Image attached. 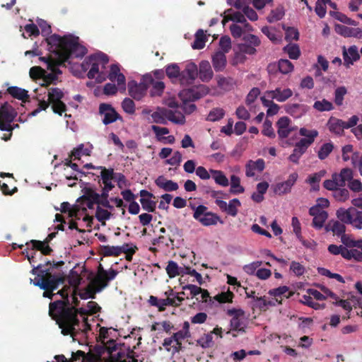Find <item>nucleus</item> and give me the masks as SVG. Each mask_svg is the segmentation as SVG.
<instances>
[{
    "instance_id": "1",
    "label": "nucleus",
    "mask_w": 362,
    "mask_h": 362,
    "mask_svg": "<svg viewBox=\"0 0 362 362\" xmlns=\"http://www.w3.org/2000/svg\"><path fill=\"white\" fill-rule=\"evenodd\" d=\"M62 300L51 302L49 305V315L56 321L63 335H70L74 340L77 337L86 338L90 330V325L86 317L90 315L88 309L71 306L66 289L59 291Z\"/></svg>"
},
{
    "instance_id": "2",
    "label": "nucleus",
    "mask_w": 362,
    "mask_h": 362,
    "mask_svg": "<svg viewBox=\"0 0 362 362\" xmlns=\"http://www.w3.org/2000/svg\"><path fill=\"white\" fill-rule=\"evenodd\" d=\"M79 38L72 35L61 37L53 34L45 38L49 52L53 53L57 59L52 57H40V60L47 64V69H52L54 65H62L69 58H82L87 52L86 48L80 45Z\"/></svg>"
},
{
    "instance_id": "3",
    "label": "nucleus",
    "mask_w": 362,
    "mask_h": 362,
    "mask_svg": "<svg viewBox=\"0 0 362 362\" xmlns=\"http://www.w3.org/2000/svg\"><path fill=\"white\" fill-rule=\"evenodd\" d=\"M108 62V57L105 54L98 53L89 56L86 62H83L82 66L85 69L87 65H90V70L87 74L88 78L90 79L96 78V81L100 83L104 80V77L101 76L102 72H100V66L105 69Z\"/></svg>"
},
{
    "instance_id": "4",
    "label": "nucleus",
    "mask_w": 362,
    "mask_h": 362,
    "mask_svg": "<svg viewBox=\"0 0 362 362\" xmlns=\"http://www.w3.org/2000/svg\"><path fill=\"white\" fill-rule=\"evenodd\" d=\"M30 282H33L35 286L44 290L43 297L52 299L55 295L53 291L57 290L59 285L64 284V278L61 274L58 273L49 275L45 279H35L34 280L30 279Z\"/></svg>"
},
{
    "instance_id": "5",
    "label": "nucleus",
    "mask_w": 362,
    "mask_h": 362,
    "mask_svg": "<svg viewBox=\"0 0 362 362\" xmlns=\"http://www.w3.org/2000/svg\"><path fill=\"white\" fill-rule=\"evenodd\" d=\"M17 116L16 110L8 103H4L0 107V130L9 132L8 136H4L5 141L10 139L13 129L11 123Z\"/></svg>"
},
{
    "instance_id": "6",
    "label": "nucleus",
    "mask_w": 362,
    "mask_h": 362,
    "mask_svg": "<svg viewBox=\"0 0 362 362\" xmlns=\"http://www.w3.org/2000/svg\"><path fill=\"white\" fill-rule=\"evenodd\" d=\"M193 218L204 226L216 225L218 222L223 223L219 216L208 211V208L204 205L193 207Z\"/></svg>"
},
{
    "instance_id": "7",
    "label": "nucleus",
    "mask_w": 362,
    "mask_h": 362,
    "mask_svg": "<svg viewBox=\"0 0 362 362\" xmlns=\"http://www.w3.org/2000/svg\"><path fill=\"white\" fill-rule=\"evenodd\" d=\"M47 95L53 112L60 116L62 115V113L66 111V105L62 100L64 96V92L59 88H50Z\"/></svg>"
},
{
    "instance_id": "8",
    "label": "nucleus",
    "mask_w": 362,
    "mask_h": 362,
    "mask_svg": "<svg viewBox=\"0 0 362 362\" xmlns=\"http://www.w3.org/2000/svg\"><path fill=\"white\" fill-rule=\"evenodd\" d=\"M64 264V262L63 261H54L52 262L47 261L45 264H40L36 267H33L30 272L34 275H37V279H45L49 275H54V274L52 273V268H58Z\"/></svg>"
},
{
    "instance_id": "9",
    "label": "nucleus",
    "mask_w": 362,
    "mask_h": 362,
    "mask_svg": "<svg viewBox=\"0 0 362 362\" xmlns=\"http://www.w3.org/2000/svg\"><path fill=\"white\" fill-rule=\"evenodd\" d=\"M99 112L101 115H103V122L105 125L122 119L120 115L110 104L101 103L99 107Z\"/></svg>"
},
{
    "instance_id": "10",
    "label": "nucleus",
    "mask_w": 362,
    "mask_h": 362,
    "mask_svg": "<svg viewBox=\"0 0 362 362\" xmlns=\"http://www.w3.org/2000/svg\"><path fill=\"white\" fill-rule=\"evenodd\" d=\"M197 76V66L194 62H189L185 65V69L181 71L180 83L182 85L191 84Z\"/></svg>"
},
{
    "instance_id": "11",
    "label": "nucleus",
    "mask_w": 362,
    "mask_h": 362,
    "mask_svg": "<svg viewBox=\"0 0 362 362\" xmlns=\"http://www.w3.org/2000/svg\"><path fill=\"white\" fill-rule=\"evenodd\" d=\"M147 86L144 83H138L135 81L128 83V91L129 95L136 100H140L146 95Z\"/></svg>"
},
{
    "instance_id": "12",
    "label": "nucleus",
    "mask_w": 362,
    "mask_h": 362,
    "mask_svg": "<svg viewBox=\"0 0 362 362\" xmlns=\"http://www.w3.org/2000/svg\"><path fill=\"white\" fill-rule=\"evenodd\" d=\"M148 303L151 306L156 307L160 312H163L165 310L167 306H173V307H178L180 306V303H177L175 301V298H166L165 299H158L157 297L154 296H151L148 300Z\"/></svg>"
},
{
    "instance_id": "13",
    "label": "nucleus",
    "mask_w": 362,
    "mask_h": 362,
    "mask_svg": "<svg viewBox=\"0 0 362 362\" xmlns=\"http://www.w3.org/2000/svg\"><path fill=\"white\" fill-rule=\"evenodd\" d=\"M334 30L337 34L344 37H354L359 39L362 38V29L359 28H352L344 25L336 24Z\"/></svg>"
},
{
    "instance_id": "14",
    "label": "nucleus",
    "mask_w": 362,
    "mask_h": 362,
    "mask_svg": "<svg viewBox=\"0 0 362 362\" xmlns=\"http://www.w3.org/2000/svg\"><path fill=\"white\" fill-rule=\"evenodd\" d=\"M85 271V267L79 266L78 264L75 266L72 269H71L69 274L68 276V281L69 284L75 289H77L78 288V286L81 284L82 280L81 274Z\"/></svg>"
},
{
    "instance_id": "15",
    "label": "nucleus",
    "mask_w": 362,
    "mask_h": 362,
    "mask_svg": "<svg viewBox=\"0 0 362 362\" xmlns=\"http://www.w3.org/2000/svg\"><path fill=\"white\" fill-rule=\"evenodd\" d=\"M105 287H107L106 284L102 285L93 284L92 280L90 284L86 286L84 291L78 293V296L81 299L84 300L88 298L94 299L95 298L96 293L100 292Z\"/></svg>"
},
{
    "instance_id": "16",
    "label": "nucleus",
    "mask_w": 362,
    "mask_h": 362,
    "mask_svg": "<svg viewBox=\"0 0 362 362\" xmlns=\"http://www.w3.org/2000/svg\"><path fill=\"white\" fill-rule=\"evenodd\" d=\"M344 64L346 68H349L354 62L357 61L360 58L358 48L356 45L351 46L348 50L345 47H343Z\"/></svg>"
},
{
    "instance_id": "17",
    "label": "nucleus",
    "mask_w": 362,
    "mask_h": 362,
    "mask_svg": "<svg viewBox=\"0 0 362 362\" xmlns=\"http://www.w3.org/2000/svg\"><path fill=\"white\" fill-rule=\"evenodd\" d=\"M203 96V94L200 92L199 88H192L188 89H184L179 93V97L182 102H192L195 101Z\"/></svg>"
},
{
    "instance_id": "18",
    "label": "nucleus",
    "mask_w": 362,
    "mask_h": 362,
    "mask_svg": "<svg viewBox=\"0 0 362 362\" xmlns=\"http://www.w3.org/2000/svg\"><path fill=\"white\" fill-rule=\"evenodd\" d=\"M265 168V163L262 158H259L255 161L250 160L245 165V174L247 177H254L255 171L262 172Z\"/></svg>"
},
{
    "instance_id": "19",
    "label": "nucleus",
    "mask_w": 362,
    "mask_h": 362,
    "mask_svg": "<svg viewBox=\"0 0 362 362\" xmlns=\"http://www.w3.org/2000/svg\"><path fill=\"white\" fill-rule=\"evenodd\" d=\"M213 67L216 72L223 71L227 64L226 56L221 51L216 52L211 57Z\"/></svg>"
},
{
    "instance_id": "20",
    "label": "nucleus",
    "mask_w": 362,
    "mask_h": 362,
    "mask_svg": "<svg viewBox=\"0 0 362 362\" xmlns=\"http://www.w3.org/2000/svg\"><path fill=\"white\" fill-rule=\"evenodd\" d=\"M354 211L355 207H350L348 209L339 208L337 211V216L341 222L346 224H351L354 227Z\"/></svg>"
},
{
    "instance_id": "21",
    "label": "nucleus",
    "mask_w": 362,
    "mask_h": 362,
    "mask_svg": "<svg viewBox=\"0 0 362 362\" xmlns=\"http://www.w3.org/2000/svg\"><path fill=\"white\" fill-rule=\"evenodd\" d=\"M267 95L271 99H275L279 102H284L292 95V90L289 88L281 89L277 88L274 90L267 91Z\"/></svg>"
},
{
    "instance_id": "22",
    "label": "nucleus",
    "mask_w": 362,
    "mask_h": 362,
    "mask_svg": "<svg viewBox=\"0 0 362 362\" xmlns=\"http://www.w3.org/2000/svg\"><path fill=\"white\" fill-rule=\"evenodd\" d=\"M60 65H54L52 66V69H49L51 72L47 73L46 71L44 73V76L42 77V80L44 83L42 86H48L49 85L53 83L56 84V81L58 79V75L62 74V71L59 69V66Z\"/></svg>"
},
{
    "instance_id": "23",
    "label": "nucleus",
    "mask_w": 362,
    "mask_h": 362,
    "mask_svg": "<svg viewBox=\"0 0 362 362\" xmlns=\"http://www.w3.org/2000/svg\"><path fill=\"white\" fill-rule=\"evenodd\" d=\"M199 78L203 82H209L214 76L211 65L208 61H202L198 71Z\"/></svg>"
},
{
    "instance_id": "24",
    "label": "nucleus",
    "mask_w": 362,
    "mask_h": 362,
    "mask_svg": "<svg viewBox=\"0 0 362 362\" xmlns=\"http://www.w3.org/2000/svg\"><path fill=\"white\" fill-rule=\"evenodd\" d=\"M4 93H8L13 98L21 100L23 103L28 101V91L18 86L8 87Z\"/></svg>"
},
{
    "instance_id": "25",
    "label": "nucleus",
    "mask_w": 362,
    "mask_h": 362,
    "mask_svg": "<svg viewBox=\"0 0 362 362\" xmlns=\"http://www.w3.org/2000/svg\"><path fill=\"white\" fill-rule=\"evenodd\" d=\"M156 185L166 192H173L178 189V184L173 180H167L164 176H158L155 180Z\"/></svg>"
},
{
    "instance_id": "26",
    "label": "nucleus",
    "mask_w": 362,
    "mask_h": 362,
    "mask_svg": "<svg viewBox=\"0 0 362 362\" xmlns=\"http://www.w3.org/2000/svg\"><path fill=\"white\" fill-rule=\"evenodd\" d=\"M269 294L273 296L276 302L281 303L283 298H288L292 295V292L289 291L287 286H283L277 288L270 290L269 291Z\"/></svg>"
},
{
    "instance_id": "27",
    "label": "nucleus",
    "mask_w": 362,
    "mask_h": 362,
    "mask_svg": "<svg viewBox=\"0 0 362 362\" xmlns=\"http://www.w3.org/2000/svg\"><path fill=\"white\" fill-rule=\"evenodd\" d=\"M326 232L332 231L337 236H341L346 232V226L344 223L339 221H330L325 226Z\"/></svg>"
},
{
    "instance_id": "28",
    "label": "nucleus",
    "mask_w": 362,
    "mask_h": 362,
    "mask_svg": "<svg viewBox=\"0 0 362 362\" xmlns=\"http://www.w3.org/2000/svg\"><path fill=\"white\" fill-rule=\"evenodd\" d=\"M165 270L170 278L184 274V268L179 267L178 264L173 260L168 262Z\"/></svg>"
},
{
    "instance_id": "29",
    "label": "nucleus",
    "mask_w": 362,
    "mask_h": 362,
    "mask_svg": "<svg viewBox=\"0 0 362 362\" xmlns=\"http://www.w3.org/2000/svg\"><path fill=\"white\" fill-rule=\"evenodd\" d=\"M344 121L335 117H330L328 120L327 125L330 132L336 134H341L343 133Z\"/></svg>"
},
{
    "instance_id": "30",
    "label": "nucleus",
    "mask_w": 362,
    "mask_h": 362,
    "mask_svg": "<svg viewBox=\"0 0 362 362\" xmlns=\"http://www.w3.org/2000/svg\"><path fill=\"white\" fill-rule=\"evenodd\" d=\"M218 86L224 90H230L236 86L235 81L230 77L218 76Z\"/></svg>"
},
{
    "instance_id": "31",
    "label": "nucleus",
    "mask_w": 362,
    "mask_h": 362,
    "mask_svg": "<svg viewBox=\"0 0 362 362\" xmlns=\"http://www.w3.org/2000/svg\"><path fill=\"white\" fill-rule=\"evenodd\" d=\"M300 223L298 218L296 217V236L305 247L314 250L317 246V243L313 240L303 239V238L300 234Z\"/></svg>"
},
{
    "instance_id": "32",
    "label": "nucleus",
    "mask_w": 362,
    "mask_h": 362,
    "mask_svg": "<svg viewBox=\"0 0 362 362\" xmlns=\"http://www.w3.org/2000/svg\"><path fill=\"white\" fill-rule=\"evenodd\" d=\"M166 113L167 120L177 124H184L185 123V117L181 112L168 109Z\"/></svg>"
},
{
    "instance_id": "33",
    "label": "nucleus",
    "mask_w": 362,
    "mask_h": 362,
    "mask_svg": "<svg viewBox=\"0 0 362 362\" xmlns=\"http://www.w3.org/2000/svg\"><path fill=\"white\" fill-rule=\"evenodd\" d=\"M210 173L216 184L223 187H227L229 185L228 179L221 170L211 169Z\"/></svg>"
},
{
    "instance_id": "34",
    "label": "nucleus",
    "mask_w": 362,
    "mask_h": 362,
    "mask_svg": "<svg viewBox=\"0 0 362 362\" xmlns=\"http://www.w3.org/2000/svg\"><path fill=\"white\" fill-rule=\"evenodd\" d=\"M329 13L332 17L334 18L337 21H339L344 24L354 25V26H356L358 24V23L357 21L352 20L351 18H349L345 14H344L341 12L330 11Z\"/></svg>"
},
{
    "instance_id": "35",
    "label": "nucleus",
    "mask_w": 362,
    "mask_h": 362,
    "mask_svg": "<svg viewBox=\"0 0 362 362\" xmlns=\"http://www.w3.org/2000/svg\"><path fill=\"white\" fill-rule=\"evenodd\" d=\"M244 191V187L240 185V177L235 175H231L230 192L233 194H238L243 193Z\"/></svg>"
},
{
    "instance_id": "36",
    "label": "nucleus",
    "mask_w": 362,
    "mask_h": 362,
    "mask_svg": "<svg viewBox=\"0 0 362 362\" xmlns=\"http://www.w3.org/2000/svg\"><path fill=\"white\" fill-rule=\"evenodd\" d=\"M206 42V35L203 31V30L199 29L197 31L195 34V39L192 45V48L194 49H203L205 46Z\"/></svg>"
},
{
    "instance_id": "37",
    "label": "nucleus",
    "mask_w": 362,
    "mask_h": 362,
    "mask_svg": "<svg viewBox=\"0 0 362 362\" xmlns=\"http://www.w3.org/2000/svg\"><path fill=\"white\" fill-rule=\"evenodd\" d=\"M314 141L305 138H301L298 141L296 142V155L299 153V156L303 155L310 146Z\"/></svg>"
},
{
    "instance_id": "38",
    "label": "nucleus",
    "mask_w": 362,
    "mask_h": 362,
    "mask_svg": "<svg viewBox=\"0 0 362 362\" xmlns=\"http://www.w3.org/2000/svg\"><path fill=\"white\" fill-rule=\"evenodd\" d=\"M294 184V175L291 174L289 179L284 182L279 183L275 189V192L278 194L286 193L291 189L292 185Z\"/></svg>"
},
{
    "instance_id": "39",
    "label": "nucleus",
    "mask_w": 362,
    "mask_h": 362,
    "mask_svg": "<svg viewBox=\"0 0 362 362\" xmlns=\"http://www.w3.org/2000/svg\"><path fill=\"white\" fill-rule=\"evenodd\" d=\"M281 347L284 349V351L290 355L294 356V349L288 346L287 344L293 341V338L291 335L284 334L279 337Z\"/></svg>"
},
{
    "instance_id": "40",
    "label": "nucleus",
    "mask_w": 362,
    "mask_h": 362,
    "mask_svg": "<svg viewBox=\"0 0 362 362\" xmlns=\"http://www.w3.org/2000/svg\"><path fill=\"white\" fill-rule=\"evenodd\" d=\"M119 252V246L103 245L100 247V253L104 257H118Z\"/></svg>"
},
{
    "instance_id": "41",
    "label": "nucleus",
    "mask_w": 362,
    "mask_h": 362,
    "mask_svg": "<svg viewBox=\"0 0 362 362\" xmlns=\"http://www.w3.org/2000/svg\"><path fill=\"white\" fill-rule=\"evenodd\" d=\"M166 108H159L158 111H156L151 114V117L153 119V122L157 124H167V117L165 115L167 114Z\"/></svg>"
},
{
    "instance_id": "42",
    "label": "nucleus",
    "mask_w": 362,
    "mask_h": 362,
    "mask_svg": "<svg viewBox=\"0 0 362 362\" xmlns=\"http://www.w3.org/2000/svg\"><path fill=\"white\" fill-rule=\"evenodd\" d=\"M262 32L272 42H277L280 40L281 35L277 33L273 27L264 26Z\"/></svg>"
},
{
    "instance_id": "43",
    "label": "nucleus",
    "mask_w": 362,
    "mask_h": 362,
    "mask_svg": "<svg viewBox=\"0 0 362 362\" xmlns=\"http://www.w3.org/2000/svg\"><path fill=\"white\" fill-rule=\"evenodd\" d=\"M230 325L233 331H237L241 333L245 332V325L243 317H232Z\"/></svg>"
},
{
    "instance_id": "44",
    "label": "nucleus",
    "mask_w": 362,
    "mask_h": 362,
    "mask_svg": "<svg viewBox=\"0 0 362 362\" xmlns=\"http://www.w3.org/2000/svg\"><path fill=\"white\" fill-rule=\"evenodd\" d=\"M234 296V293L228 290L226 292L218 293L213 299L214 300L218 301L219 303H232Z\"/></svg>"
},
{
    "instance_id": "45",
    "label": "nucleus",
    "mask_w": 362,
    "mask_h": 362,
    "mask_svg": "<svg viewBox=\"0 0 362 362\" xmlns=\"http://www.w3.org/2000/svg\"><path fill=\"white\" fill-rule=\"evenodd\" d=\"M166 75L170 78H178L180 81L181 79V71L180 67L176 64H171L166 67L165 69Z\"/></svg>"
},
{
    "instance_id": "46",
    "label": "nucleus",
    "mask_w": 362,
    "mask_h": 362,
    "mask_svg": "<svg viewBox=\"0 0 362 362\" xmlns=\"http://www.w3.org/2000/svg\"><path fill=\"white\" fill-rule=\"evenodd\" d=\"M95 216L99 222H100L103 225H105V221L109 220L112 214L107 209H104L101 208L100 206H98L96 208Z\"/></svg>"
},
{
    "instance_id": "47",
    "label": "nucleus",
    "mask_w": 362,
    "mask_h": 362,
    "mask_svg": "<svg viewBox=\"0 0 362 362\" xmlns=\"http://www.w3.org/2000/svg\"><path fill=\"white\" fill-rule=\"evenodd\" d=\"M313 107L319 112L330 111L334 109L332 103L326 99L315 101Z\"/></svg>"
},
{
    "instance_id": "48",
    "label": "nucleus",
    "mask_w": 362,
    "mask_h": 362,
    "mask_svg": "<svg viewBox=\"0 0 362 362\" xmlns=\"http://www.w3.org/2000/svg\"><path fill=\"white\" fill-rule=\"evenodd\" d=\"M90 148H84L83 144H80L77 148H74L71 151V156L74 157V160L80 159L81 155L90 156L91 153Z\"/></svg>"
},
{
    "instance_id": "49",
    "label": "nucleus",
    "mask_w": 362,
    "mask_h": 362,
    "mask_svg": "<svg viewBox=\"0 0 362 362\" xmlns=\"http://www.w3.org/2000/svg\"><path fill=\"white\" fill-rule=\"evenodd\" d=\"M334 149V145L331 142L322 144L318 151L317 156L320 160H325Z\"/></svg>"
},
{
    "instance_id": "50",
    "label": "nucleus",
    "mask_w": 362,
    "mask_h": 362,
    "mask_svg": "<svg viewBox=\"0 0 362 362\" xmlns=\"http://www.w3.org/2000/svg\"><path fill=\"white\" fill-rule=\"evenodd\" d=\"M284 15V11L282 7H277L271 11L270 13L267 17L268 22L274 23L281 20Z\"/></svg>"
},
{
    "instance_id": "51",
    "label": "nucleus",
    "mask_w": 362,
    "mask_h": 362,
    "mask_svg": "<svg viewBox=\"0 0 362 362\" xmlns=\"http://www.w3.org/2000/svg\"><path fill=\"white\" fill-rule=\"evenodd\" d=\"M225 115V111L222 108H213L209 113L206 120L216 122L222 119Z\"/></svg>"
},
{
    "instance_id": "52",
    "label": "nucleus",
    "mask_w": 362,
    "mask_h": 362,
    "mask_svg": "<svg viewBox=\"0 0 362 362\" xmlns=\"http://www.w3.org/2000/svg\"><path fill=\"white\" fill-rule=\"evenodd\" d=\"M97 169L101 170L100 177L103 182L112 180L115 179V173L113 168H106L104 166H98Z\"/></svg>"
},
{
    "instance_id": "53",
    "label": "nucleus",
    "mask_w": 362,
    "mask_h": 362,
    "mask_svg": "<svg viewBox=\"0 0 362 362\" xmlns=\"http://www.w3.org/2000/svg\"><path fill=\"white\" fill-rule=\"evenodd\" d=\"M241 203L238 199H231L227 204L226 213L231 216H236L238 214V208L240 206Z\"/></svg>"
},
{
    "instance_id": "54",
    "label": "nucleus",
    "mask_w": 362,
    "mask_h": 362,
    "mask_svg": "<svg viewBox=\"0 0 362 362\" xmlns=\"http://www.w3.org/2000/svg\"><path fill=\"white\" fill-rule=\"evenodd\" d=\"M149 82L153 84V89L151 90V95H160L165 88L164 83L162 81H154L151 76L146 77Z\"/></svg>"
},
{
    "instance_id": "55",
    "label": "nucleus",
    "mask_w": 362,
    "mask_h": 362,
    "mask_svg": "<svg viewBox=\"0 0 362 362\" xmlns=\"http://www.w3.org/2000/svg\"><path fill=\"white\" fill-rule=\"evenodd\" d=\"M277 64L278 71L283 74L289 73L293 68L292 63L288 59H281Z\"/></svg>"
},
{
    "instance_id": "56",
    "label": "nucleus",
    "mask_w": 362,
    "mask_h": 362,
    "mask_svg": "<svg viewBox=\"0 0 362 362\" xmlns=\"http://www.w3.org/2000/svg\"><path fill=\"white\" fill-rule=\"evenodd\" d=\"M347 93L345 86L338 87L334 91V103L337 105L341 106L343 104L344 97Z\"/></svg>"
},
{
    "instance_id": "57",
    "label": "nucleus",
    "mask_w": 362,
    "mask_h": 362,
    "mask_svg": "<svg viewBox=\"0 0 362 362\" xmlns=\"http://www.w3.org/2000/svg\"><path fill=\"white\" fill-rule=\"evenodd\" d=\"M122 107L123 110L127 114L133 115L135 113V103L133 100L129 98H125L123 100L122 102Z\"/></svg>"
},
{
    "instance_id": "58",
    "label": "nucleus",
    "mask_w": 362,
    "mask_h": 362,
    "mask_svg": "<svg viewBox=\"0 0 362 362\" xmlns=\"http://www.w3.org/2000/svg\"><path fill=\"white\" fill-rule=\"evenodd\" d=\"M299 134L303 136V138L315 141V139L318 136V132L316 129H308L305 127H302L299 129Z\"/></svg>"
},
{
    "instance_id": "59",
    "label": "nucleus",
    "mask_w": 362,
    "mask_h": 362,
    "mask_svg": "<svg viewBox=\"0 0 362 362\" xmlns=\"http://www.w3.org/2000/svg\"><path fill=\"white\" fill-rule=\"evenodd\" d=\"M328 218L327 213H323L320 214V216H317L313 217L312 226L315 229H321L324 226V223Z\"/></svg>"
},
{
    "instance_id": "60",
    "label": "nucleus",
    "mask_w": 362,
    "mask_h": 362,
    "mask_svg": "<svg viewBox=\"0 0 362 362\" xmlns=\"http://www.w3.org/2000/svg\"><path fill=\"white\" fill-rule=\"evenodd\" d=\"M81 199L86 201H93V203L99 202V194L95 192L91 188H86L84 194L81 197Z\"/></svg>"
},
{
    "instance_id": "61",
    "label": "nucleus",
    "mask_w": 362,
    "mask_h": 362,
    "mask_svg": "<svg viewBox=\"0 0 362 362\" xmlns=\"http://www.w3.org/2000/svg\"><path fill=\"white\" fill-rule=\"evenodd\" d=\"M325 170H320L318 173L311 175L308 178L309 183L313 185V187L315 189H318V183L321 180V178L325 176Z\"/></svg>"
},
{
    "instance_id": "62",
    "label": "nucleus",
    "mask_w": 362,
    "mask_h": 362,
    "mask_svg": "<svg viewBox=\"0 0 362 362\" xmlns=\"http://www.w3.org/2000/svg\"><path fill=\"white\" fill-rule=\"evenodd\" d=\"M151 199V198L140 199V203L141 204L143 209L148 212H154L156 208V202Z\"/></svg>"
},
{
    "instance_id": "63",
    "label": "nucleus",
    "mask_w": 362,
    "mask_h": 362,
    "mask_svg": "<svg viewBox=\"0 0 362 362\" xmlns=\"http://www.w3.org/2000/svg\"><path fill=\"white\" fill-rule=\"evenodd\" d=\"M219 47L224 54L228 53L231 49V40L228 35L222 36L219 40Z\"/></svg>"
},
{
    "instance_id": "64",
    "label": "nucleus",
    "mask_w": 362,
    "mask_h": 362,
    "mask_svg": "<svg viewBox=\"0 0 362 362\" xmlns=\"http://www.w3.org/2000/svg\"><path fill=\"white\" fill-rule=\"evenodd\" d=\"M197 343L202 348H209L213 346V337L211 333H209L202 336L198 341Z\"/></svg>"
}]
</instances>
